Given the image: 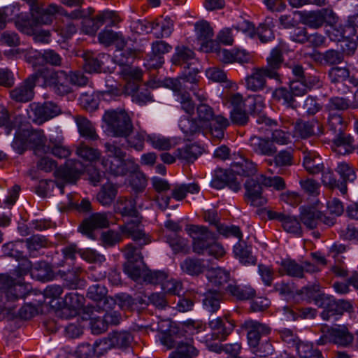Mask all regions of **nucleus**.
<instances>
[{"instance_id": "1", "label": "nucleus", "mask_w": 358, "mask_h": 358, "mask_svg": "<svg viewBox=\"0 0 358 358\" xmlns=\"http://www.w3.org/2000/svg\"><path fill=\"white\" fill-rule=\"evenodd\" d=\"M230 125L229 120L222 115H215L208 104L200 103L196 107V117H185L180 121V128L188 138L201 132H209L218 140L224 138V131Z\"/></svg>"}, {"instance_id": "2", "label": "nucleus", "mask_w": 358, "mask_h": 358, "mask_svg": "<svg viewBox=\"0 0 358 358\" xmlns=\"http://www.w3.org/2000/svg\"><path fill=\"white\" fill-rule=\"evenodd\" d=\"M236 326V320L229 312L209 320L208 327L211 332L207 334L203 338L208 349L217 353L224 352L231 357L238 356L242 348L240 343L220 344L221 342L227 339Z\"/></svg>"}, {"instance_id": "3", "label": "nucleus", "mask_w": 358, "mask_h": 358, "mask_svg": "<svg viewBox=\"0 0 358 358\" xmlns=\"http://www.w3.org/2000/svg\"><path fill=\"white\" fill-rule=\"evenodd\" d=\"M186 231L192 239V251L199 255H207L217 259L225 255L223 246L217 241L215 235L203 225L189 224Z\"/></svg>"}, {"instance_id": "4", "label": "nucleus", "mask_w": 358, "mask_h": 358, "mask_svg": "<svg viewBox=\"0 0 358 358\" xmlns=\"http://www.w3.org/2000/svg\"><path fill=\"white\" fill-rule=\"evenodd\" d=\"M104 148L106 155L101 159V165L106 173L114 176H124L130 171L139 169L134 157L126 159V152L116 141L106 143Z\"/></svg>"}, {"instance_id": "5", "label": "nucleus", "mask_w": 358, "mask_h": 358, "mask_svg": "<svg viewBox=\"0 0 358 358\" xmlns=\"http://www.w3.org/2000/svg\"><path fill=\"white\" fill-rule=\"evenodd\" d=\"M32 289L29 283L15 282L9 275H0V313L11 311L14 306L10 304L29 294Z\"/></svg>"}, {"instance_id": "6", "label": "nucleus", "mask_w": 358, "mask_h": 358, "mask_svg": "<svg viewBox=\"0 0 358 358\" xmlns=\"http://www.w3.org/2000/svg\"><path fill=\"white\" fill-rule=\"evenodd\" d=\"M103 120L108 131L115 137H127L133 131L132 121L125 110H107Z\"/></svg>"}, {"instance_id": "7", "label": "nucleus", "mask_w": 358, "mask_h": 358, "mask_svg": "<svg viewBox=\"0 0 358 358\" xmlns=\"http://www.w3.org/2000/svg\"><path fill=\"white\" fill-rule=\"evenodd\" d=\"M160 341L167 349L176 348L169 358H171L174 355H178L181 358H189L191 351L195 354L192 358H196L199 354V350L194 345L192 339L181 340L180 337L172 329L167 332H163L160 336Z\"/></svg>"}, {"instance_id": "8", "label": "nucleus", "mask_w": 358, "mask_h": 358, "mask_svg": "<svg viewBox=\"0 0 358 358\" xmlns=\"http://www.w3.org/2000/svg\"><path fill=\"white\" fill-rule=\"evenodd\" d=\"M41 73V77L44 79V83L58 96H65L72 92L68 73L64 71H38Z\"/></svg>"}, {"instance_id": "9", "label": "nucleus", "mask_w": 358, "mask_h": 358, "mask_svg": "<svg viewBox=\"0 0 358 358\" xmlns=\"http://www.w3.org/2000/svg\"><path fill=\"white\" fill-rule=\"evenodd\" d=\"M15 143L22 149H31L36 155L38 152H46V137L43 130L23 131L15 138Z\"/></svg>"}, {"instance_id": "10", "label": "nucleus", "mask_w": 358, "mask_h": 358, "mask_svg": "<svg viewBox=\"0 0 358 358\" xmlns=\"http://www.w3.org/2000/svg\"><path fill=\"white\" fill-rule=\"evenodd\" d=\"M41 73L36 72L29 75L17 87L10 90L9 95L12 100L19 103L31 101L34 96V88Z\"/></svg>"}, {"instance_id": "11", "label": "nucleus", "mask_w": 358, "mask_h": 358, "mask_svg": "<svg viewBox=\"0 0 358 358\" xmlns=\"http://www.w3.org/2000/svg\"><path fill=\"white\" fill-rule=\"evenodd\" d=\"M263 184L259 181V175L256 180L248 178L244 184L245 189V201L250 206L255 207L263 206L267 203V199L262 194Z\"/></svg>"}, {"instance_id": "12", "label": "nucleus", "mask_w": 358, "mask_h": 358, "mask_svg": "<svg viewBox=\"0 0 358 358\" xmlns=\"http://www.w3.org/2000/svg\"><path fill=\"white\" fill-rule=\"evenodd\" d=\"M199 78L197 67L194 66L184 67L182 76L171 81L173 85V90L181 91L189 90L190 91H195Z\"/></svg>"}, {"instance_id": "13", "label": "nucleus", "mask_w": 358, "mask_h": 358, "mask_svg": "<svg viewBox=\"0 0 358 358\" xmlns=\"http://www.w3.org/2000/svg\"><path fill=\"white\" fill-rule=\"evenodd\" d=\"M242 328L247 331L248 343L252 350L259 345L263 336H267L271 332L269 327L254 320H246L242 325Z\"/></svg>"}, {"instance_id": "14", "label": "nucleus", "mask_w": 358, "mask_h": 358, "mask_svg": "<svg viewBox=\"0 0 358 358\" xmlns=\"http://www.w3.org/2000/svg\"><path fill=\"white\" fill-rule=\"evenodd\" d=\"M134 218L120 226L121 233L135 241H143L142 245L150 243L151 241L144 231L141 220L138 217Z\"/></svg>"}, {"instance_id": "15", "label": "nucleus", "mask_w": 358, "mask_h": 358, "mask_svg": "<svg viewBox=\"0 0 358 358\" xmlns=\"http://www.w3.org/2000/svg\"><path fill=\"white\" fill-rule=\"evenodd\" d=\"M227 103L233 107V109L246 108L248 106L250 112L259 111L264 107V103L261 96L255 95L248 96L243 100V96L239 93H231L227 96Z\"/></svg>"}, {"instance_id": "16", "label": "nucleus", "mask_w": 358, "mask_h": 358, "mask_svg": "<svg viewBox=\"0 0 358 358\" xmlns=\"http://www.w3.org/2000/svg\"><path fill=\"white\" fill-rule=\"evenodd\" d=\"M110 213H95L82 222L80 231L87 237L94 239V230L96 229L106 228L109 226Z\"/></svg>"}, {"instance_id": "17", "label": "nucleus", "mask_w": 358, "mask_h": 358, "mask_svg": "<svg viewBox=\"0 0 358 358\" xmlns=\"http://www.w3.org/2000/svg\"><path fill=\"white\" fill-rule=\"evenodd\" d=\"M211 186L217 189H221L227 186L235 192L241 189V183L232 171L231 167L229 170H217L211 181Z\"/></svg>"}, {"instance_id": "18", "label": "nucleus", "mask_w": 358, "mask_h": 358, "mask_svg": "<svg viewBox=\"0 0 358 358\" xmlns=\"http://www.w3.org/2000/svg\"><path fill=\"white\" fill-rule=\"evenodd\" d=\"M316 267L310 263L306 262L305 266L298 264L295 260L285 259L280 263L279 273L281 275H289L293 278H301L306 272H315Z\"/></svg>"}, {"instance_id": "19", "label": "nucleus", "mask_w": 358, "mask_h": 358, "mask_svg": "<svg viewBox=\"0 0 358 358\" xmlns=\"http://www.w3.org/2000/svg\"><path fill=\"white\" fill-rule=\"evenodd\" d=\"M209 285L211 289L226 294L228 286L233 280L230 279V273L226 270L217 268L210 271L208 275Z\"/></svg>"}, {"instance_id": "20", "label": "nucleus", "mask_w": 358, "mask_h": 358, "mask_svg": "<svg viewBox=\"0 0 358 358\" xmlns=\"http://www.w3.org/2000/svg\"><path fill=\"white\" fill-rule=\"evenodd\" d=\"M35 121L41 124L57 116L60 113L59 107L51 102H45L43 104L33 103L31 105Z\"/></svg>"}, {"instance_id": "21", "label": "nucleus", "mask_w": 358, "mask_h": 358, "mask_svg": "<svg viewBox=\"0 0 358 358\" xmlns=\"http://www.w3.org/2000/svg\"><path fill=\"white\" fill-rule=\"evenodd\" d=\"M83 171L80 162L76 160L67 161L64 166H60L56 171L58 178L64 181L73 183L80 177Z\"/></svg>"}, {"instance_id": "22", "label": "nucleus", "mask_w": 358, "mask_h": 358, "mask_svg": "<svg viewBox=\"0 0 358 358\" xmlns=\"http://www.w3.org/2000/svg\"><path fill=\"white\" fill-rule=\"evenodd\" d=\"M266 62L267 66L263 67V69L267 71L268 78L280 82V75L278 71L280 69L284 62L282 49L280 47H275L272 49L269 56L266 59Z\"/></svg>"}, {"instance_id": "23", "label": "nucleus", "mask_w": 358, "mask_h": 358, "mask_svg": "<svg viewBox=\"0 0 358 358\" xmlns=\"http://www.w3.org/2000/svg\"><path fill=\"white\" fill-rule=\"evenodd\" d=\"M294 133L301 138L323 134V126L317 120L303 121L298 120L294 124Z\"/></svg>"}, {"instance_id": "24", "label": "nucleus", "mask_w": 358, "mask_h": 358, "mask_svg": "<svg viewBox=\"0 0 358 358\" xmlns=\"http://www.w3.org/2000/svg\"><path fill=\"white\" fill-rule=\"evenodd\" d=\"M227 287L226 295H229L236 301H247L256 296L255 289L250 285L238 284L233 280Z\"/></svg>"}, {"instance_id": "25", "label": "nucleus", "mask_w": 358, "mask_h": 358, "mask_svg": "<svg viewBox=\"0 0 358 358\" xmlns=\"http://www.w3.org/2000/svg\"><path fill=\"white\" fill-rule=\"evenodd\" d=\"M250 147L257 155L273 156L277 152V148L270 138L259 136H252L250 139Z\"/></svg>"}, {"instance_id": "26", "label": "nucleus", "mask_w": 358, "mask_h": 358, "mask_svg": "<svg viewBox=\"0 0 358 358\" xmlns=\"http://www.w3.org/2000/svg\"><path fill=\"white\" fill-rule=\"evenodd\" d=\"M194 52L189 48L182 45L176 48V52L173 55L171 62L173 64L180 66L182 68L195 66Z\"/></svg>"}, {"instance_id": "27", "label": "nucleus", "mask_w": 358, "mask_h": 358, "mask_svg": "<svg viewBox=\"0 0 358 358\" xmlns=\"http://www.w3.org/2000/svg\"><path fill=\"white\" fill-rule=\"evenodd\" d=\"M266 78H268V74L264 69H255L246 78L247 88L254 92L263 90L266 86Z\"/></svg>"}, {"instance_id": "28", "label": "nucleus", "mask_w": 358, "mask_h": 358, "mask_svg": "<svg viewBox=\"0 0 358 358\" xmlns=\"http://www.w3.org/2000/svg\"><path fill=\"white\" fill-rule=\"evenodd\" d=\"M303 165L310 174H318L323 171L324 164L320 155L314 151L304 152Z\"/></svg>"}, {"instance_id": "29", "label": "nucleus", "mask_w": 358, "mask_h": 358, "mask_svg": "<svg viewBox=\"0 0 358 358\" xmlns=\"http://www.w3.org/2000/svg\"><path fill=\"white\" fill-rule=\"evenodd\" d=\"M226 294L208 288L203 295V308L210 313H216L220 308V303Z\"/></svg>"}, {"instance_id": "30", "label": "nucleus", "mask_w": 358, "mask_h": 358, "mask_svg": "<svg viewBox=\"0 0 358 358\" xmlns=\"http://www.w3.org/2000/svg\"><path fill=\"white\" fill-rule=\"evenodd\" d=\"M60 6L51 3L44 7L41 3L37 15H34L32 20L36 24H50L52 22V16L59 11Z\"/></svg>"}, {"instance_id": "31", "label": "nucleus", "mask_w": 358, "mask_h": 358, "mask_svg": "<svg viewBox=\"0 0 358 358\" xmlns=\"http://www.w3.org/2000/svg\"><path fill=\"white\" fill-rule=\"evenodd\" d=\"M195 31L197 40L201 44V46L206 48L209 45H213L214 41L212 40L213 36V29L209 22L205 20L197 22L195 25Z\"/></svg>"}, {"instance_id": "32", "label": "nucleus", "mask_w": 358, "mask_h": 358, "mask_svg": "<svg viewBox=\"0 0 358 358\" xmlns=\"http://www.w3.org/2000/svg\"><path fill=\"white\" fill-rule=\"evenodd\" d=\"M332 343L347 348L354 340V336L345 327H330Z\"/></svg>"}, {"instance_id": "33", "label": "nucleus", "mask_w": 358, "mask_h": 358, "mask_svg": "<svg viewBox=\"0 0 358 358\" xmlns=\"http://www.w3.org/2000/svg\"><path fill=\"white\" fill-rule=\"evenodd\" d=\"M115 210L124 217H138L136 200L131 197H120L115 204Z\"/></svg>"}, {"instance_id": "34", "label": "nucleus", "mask_w": 358, "mask_h": 358, "mask_svg": "<svg viewBox=\"0 0 358 358\" xmlns=\"http://www.w3.org/2000/svg\"><path fill=\"white\" fill-rule=\"evenodd\" d=\"M329 77L331 83H348L355 87L358 86V78L350 76V71L347 68L333 67L329 71Z\"/></svg>"}, {"instance_id": "35", "label": "nucleus", "mask_w": 358, "mask_h": 358, "mask_svg": "<svg viewBox=\"0 0 358 358\" xmlns=\"http://www.w3.org/2000/svg\"><path fill=\"white\" fill-rule=\"evenodd\" d=\"M231 166L235 176H243L250 178V177L255 176L257 172V164L248 159H241L240 162L233 163Z\"/></svg>"}, {"instance_id": "36", "label": "nucleus", "mask_w": 358, "mask_h": 358, "mask_svg": "<svg viewBox=\"0 0 358 358\" xmlns=\"http://www.w3.org/2000/svg\"><path fill=\"white\" fill-rule=\"evenodd\" d=\"M301 209V222L308 229H313L320 224V211L313 207H302Z\"/></svg>"}, {"instance_id": "37", "label": "nucleus", "mask_w": 358, "mask_h": 358, "mask_svg": "<svg viewBox=\"0 0 358 358\" xmlns=\"http://www.w3.org/2000/svg\"><path fill=\"white\" fill-rule=\"evenodd\" d=\"M298 293L308 302L314 301L315 304L318 306L326 296L325 294L320 293V286L317 284L306 285L302 287Z\"/></svg>"}, {"instance_id": "38", "label": "nucleus", "mask_w": 358, "mask_h": 358, "mask_svg": "<svg viewBox=\"0 0 358 358\" xmlns=\"http://www.w3.org/2000/svg\"><path fill=\"white\" fill-rule=\"evenodd\" d=\"M202 148L196 143L186 145L182 148H178L176 151V155L178 159L192 162L201 155Z\"/></svg>"}, {"instance_id": "39", "label": "nucleus", "mask_w": 358, "mask_h": 358, "mask_svg": "<svg viewBox=\"0 0 358 358\" xmlns=\"http://www.w3.org/2000/svg\"><path fill=\"white\" fill-rule=\"evenodd\" d=\"M80 136L91 140L96 141L99 136L96 133L92 124L85 117L78 115L75 118Z\"/></svg>"}, {"instance_id": "40", "label": "nucleus", "mask_w": 358, "mask_h": 358, "mask_svg": "<svg viewBox=\"0 0 358 358\" xmlns=\"http://www.w3.org/2000/svg\"><path fill=\"white\" fill-rule=\"evenodd\" d=\"M108 339L113 348H127L131 345L134 337L128 331H114L109 335Z\"/></svg>"}, {"instance_id": "41", "label": "nucleus", "mask_w": 358, "mask_h": 358, "mask_svg": "<svg viewBox=\"0 0 358 358\" xmlns=\"http://www.w3.org/2000/svg\"><path fill=\"white\" fill-rule=\"evenodd\" d=\"M147 141L151 144L152 148L159 150H169L178 143V139L176 138H166L156 135L148 136Z\"/></svg>"}, {"instance_id": "42", "label": "nucleus", "mask_w": 358, "mask_h": 358, "mask_svg": "<svg viewBox=\"0 0 358 358\" xmlns=\"http://www.w3.org/2000/svg\"><path fill=\"white\" fill-rule=\"evenodd\" d=\"M117 194V187L112 183L103 185L97 194L98 201L104 206H110Z\"/></svg>"}, {"instance_id": "43", "label": "nucleus", "mask_w": 358, "mask_h": 358, "mask_svg": "<svg viewBox=\"0 0 358 358\" xmlns=\"http://www.w3.org/2000/svg\"><path fill=\"white\" fill-rule=\"evenodd\" d=\"M164 238L175 254L187 252L188 240L178 234H166Z\"/></svg>"}, {"instance_id": "44", "label": "nucleus", "mask_w": 358, "mask_h": 358, "mask_svg": "<svg viewBox=\"0 0 358 358\" xmlns=\"http://www.w3.org/2000/svg\"><path fill=\"white\" fill-rule=\"evenodd\" d=\"M99 41L106 45L116 43L118 48H124L126 41L121 34L115 32L113 30H103L99 34Z\"/></svg>"}, {"instance_id": "45", "label": "nucleus", "mask_w": 358, "mask_h": 358, "mask_svg": "<svg viewBox=\"0 0 358 358\" xmlns=\"http://www.w3.org/2000/svg\"><path fill=\"white\" fill-rule=\"evenodd\" d=\"M83 57L85 62L83 68L86 72L90 73L101 72L103 62L96 53L85 51Z\"/></svg>"}, {"instance_id": "46", "label": "nucleus", "mask_w": 358, "mask_h": 358, "mask_svg": "<svg viewBox=\"0 0 358 358\" xmlns=\"http://www.w3.org/2000/svg\"><path fill=\"white\" fill-rule=\"evenodd\" d=\"M148 134L145 131H136L132 134H129L126 138L127 148L128 149H134L137 152H141L145 148V141H147Z\"/></svg>"}, {"instance_id": "47", "label": "nucleus", "mask_w": 358, "mask_h": 358, "mask_svg": "<svg viewBox=\"0 0 358 358\" xmlns=\"http://www.w3.org/2000/svg\"><path fill=\"white\" fill-rule=\"evenodd\" d=\"M329 36L331 40L341 41L343 38H350L354 36L353 29L349 27L348 23L345 25L335 24L331 27V29L329 31Z\"/></svg>"}, {"instance_id": "48", "label": "nucleus", "mask_w": 358, "mask_h": 358, "mask_svg": "<svg viewBox=\"0 0 358 358\" xmlns=\"http://www.w3.org/2000/svg\"><path fill=\"white\" fill-rule=\"evenodd\" d=\"M334 144L337 147L340 153L346 154L354 150L353 138L351 136L343 132L336 134L333 139Z\"/></svg>"}, {"instance_id": "49", "label": "nucleus", "mask_w": 358, "mask_h": 358, "mask_svg": "<svg viewBox=\"0 0 358 358\" xmlns=\"http://www.w3.org/2000/svg\"><path fill=\"white\" fill-rule=\"evenodd\" d=\"M182 270L191 275H197L201 273L205 268L203 262L201 259L188 257L180 264Z\"/></svg>"}, {"instance_id": "50", "label": "nucleus", "mask_w": 358, "mask_h": 358, "mask_svg": "<svg viewBox=\"0 0 358 358\" xmlns=\"http://www.w3.org/2000/svg\"><path fill=\"white\" fill-rule=\"evenodd\" d=\"M294 150L287 148L280 150L274 156L273 162L277 167H287L294 164Z\"/></svg>"}, {"instance_id": "51", "label": "nucleus", "mask_w": 358, "mask_h": 358, "mask_svg": "<svg viewBox=\"0 0 358 358\" xmlns=\"http://www.w3.org/2000/svg\"><path fill=\"white\" fill-rule=\"evenodd\" d=\"M129 173H130L129 179V185L133 191L136 193L143 192L148 184V180L145 174L138 171V169L130 171Z\"/></svg>"}, {"instance_id": "52", "label": "nucleus", "mask_w": 358, "mask_h": 358, "mask_svg": "<svg viewBox=\"0 0 358 358\" xmlns=\"http://www.w3.org/2000/svg\"><path fill=\"white\" fill-rule=\"evenodd\" d=\"M319 306L324 308L321 313V317L324 320H329L332 317L339 315L337 300L334 299L326 296Z\"/></svg>"}, {"instance_id": "53", "label": "nucleus", "mask_w": 358, "mask_h": 358, "mask_svg": "<svg viewBox=\"0 0 358 358\" xmlns=\"http://www.w3.org/2000/svg\"><path fill=\"white\" fill-rule=\"evenodd\" d=\"M295 350L301 358H322V352L314 348L312 343L299 342Z\"/></svg>"}, {"instance_id": "54", "label": "nucleus", "mask_w": 358, "mask_h": 358, "mask_svg": "<svg viewBox=\"0 0 358 358\" xmlns=\"http://www.w3.org/2000/svg\"><path fill=\"white\" fill-rule=\"evenodd\" d=\"M27 250L30 257H35V252L43 248H46L48 245V239L42 235H33L25 240Z\"/></svg>"}, {"instance_id": "55", "label": "nucleus", "mask_w": 358, "mask_h": 358, "mask_svg": "<svg viewBox=\"0 0 358 358\" xmlns=\"http://www.w3.org/2000/svg\"><path fill=\"white\" fill-rule=\"evenodd\" d=\"M173 30V24L166 19H157L155 20L154 35L156 38H164L171 36Z\"/></svg>"}, {"instance_id": "56", "label": "nucleus", "mask_w": 358, "mask_h": 358, "mask_svg": "<svg viewBox=\"0 0 358 358\" xmlns=\"http://www.w3.org/2000/svg\"><path fill=\"white\" fill-rule=\"evenodd\" d=\"M122 73L125 80L134 83L133 91L137 90L138 83L141 81L143 77L142 70L139 68L132 67L129 65L122 69Z\"/></svg>"}, {"instance_id": "57", "label": "nucleus", "mask_w": 358, "mask_h": 358, "mask_svg": "<svg viewBox=\"0 0 358 358\" xmlns=\"http://www.w3.org/2000/svg\"><path fill=\"white\" fill-rule=\"evenodd\" d=\"M270 139L273 144L285 145L292 143V135L289 130L280 127L272 130Z\"/></svg>"}, {"instance_id": "58", "label": "nucleus", "mask_w": 358, "mask_h": 358, "mask_svg": "<svg viewBox=\"0 0 358 358\" xmlns=\"http://www.w3.org/2000/svg\"><path fill=\"white\" fill-rule=\"evenodd\" d=\"M349 101L343 97L334 96L329 99L326 105L329 113H340L349 108Z\"/></svg>"}, {"instance_id": "59", "label": "nucleus", "mask_w": 358, "mask_h": 358, "mask_svg": "<svg viewBox=\"0 0 358 358\" xmlns=\"http://www.w3.org/2000/svg\"><path fill=\"white\" fill-rule=\"evenodd\" d=\"M77 154L87 161L94 162L100 158L101 153L98 149L82 143L77 148Z\"/></svg>"}, {"instance_id": "60", "label": "nucleus", "mask_w": 358, "mask_h": 358, "mask_svg": "<svg viewBox=\"0 0 358 358\" xmlns=\"http://www.w3.org/2000/svg\"><path fill=\"white\" fill-rule=\"evenodd\" d=\"M274 100L282 102L288 107L293 108L295 101L294 96L291 91L285 87H279L275 89L272 94Z\"/></svg>"}, {"instance_id": "61", "label": "nucleus", "mask_w": 358, "mask_h": 358, "mask_svg": "<svg viewBox=\"0 0 358 358\" xmlns=\"http://www.w3.org/2000/svg\"><path fill=\"white\" fill-rule=\"evenodd\" d=\"M119 48L120 50H117L115 55V59L120 66L126 67L131 64L134 60L136 56V51L130 48Z\"/></svg>"}, {"instance_id": "62", "label": "nucleus", "mask_w": 358, "mask_h": 358, "mask_svg": "<svg viewBox=\"0 0 358 358\" xmlns=\"http://www.w3.org/2000/svg\"><path fill=\"white\" fill-rule=\"evenodd\" d=\"M107 289L105 286L101 284H94L88 288L87 296L94 301L101 302L103 301L104 303L108 302V299L106 297Z\"/></svg>"}, {"instance_id": "63", "label": "nucleus", "mask_w": 358, "mask_h": 358, "mask_svg": "<svg viewBox=\"0 0 358 358\" xmlns=\"http://www.w3.org/2000/svg\"><path fill=\"white\" fill-rule=\"evenodd\" d=\"M178 96V101L180 103L182 109L187 114L192 115L194 113L195 104L186 90L174 91Z\"/></svg>"}, {"instance_id": "64", "label": "nucleus", "mask_w": 358, "mask_h": 358, "mask_svg": "<svg viewBox=\"0 0 358 358\" xmlns=\"http://www.w3.org/2000/svg\"><path fill=\"white\" fill-rule=\"evenodd\" d=\"M303 22L310 28L317 29L325 22V16L320 10L309 12L303 17Z\"/></svg>"}]
</instances>
